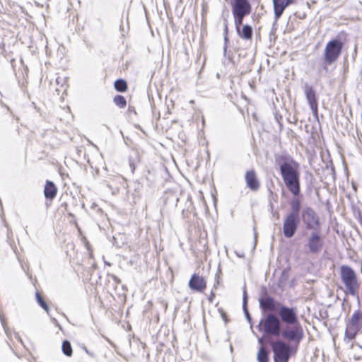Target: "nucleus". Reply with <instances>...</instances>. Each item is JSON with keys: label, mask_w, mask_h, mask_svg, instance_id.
I'll list each match as a JSON object with an SVG mask.
<instances>
[{"label": "nucleus", "mask_w": 362, "mask_h": 362, "mask_svg": "<svg viewBox=\"0 0 362 362\" xmlns=\"http://www.w3.org/2000/svg\"><path fill=\"white\" fill-rule=\"evenodd\" d=\"M269 352L261 346L257 353V361L258 362H269Z\"/></svg>", "instance_id": "20"}, {"label": "nucleus", "mask_w": 362, "mask_h": 362, "mask_svg": "<svg viewBox=\"0 0 362 362\" xmlns=\"http://www.w3.org/2000/svg\"><path fill=\"white\" fill-rule=\"evenodd\" d=\"M298 166V163L293 159L285 161L280 165L282 179L287 188L295 196L300 192Z\"/></svg>", "instance_id": "2"}, {"label": "nucleus", "mask_w": 362, "mask_h": 362, "mask_svg": "<svg viewBox=\"0 0 362 362\" xmlns=\"http://www.w3.org/2000/svg\"><path fill=\"white\" fill-rule=\"evenodd\" d=\"M258 342H259L260 344H263V339H262V338H261V339H259Z\"/></svg>", "instance_id": "31"}, {"label": "nucleus", "mask_w": 362, "mask_h": 362, "mask_svg": "<svg viewBox=\"0 0 362 362\" xmlns=\"http://www.w3.org/2000/svg\"><path fill=\"white\" fill-rule=\"evenodd\" d=\"M57 188L55 185L51 181H47L45 189L44 194L47 199H53L57 194Z\"/></svg>", "instance_id": "17"}, {"label": "nucleus", "mask_w": 362, "mask_h": 362, "mask_svg": "<svg viewBox=\"0 0 362 362\" xmlns=\"http://www.w3.org/2000/svg\"><path fill=\"white\" fill-rule=\"evenodd\" d=\"M299 223V216L288 214L283 225L284 236L288 238L293 237L298 227Z\"/></svg>", "instance_id": "10"}, {"label": "nucleus", "mask_w": 362, "mask_h": 362, "mask_svg": "<svg viewBox=\"0 0 362 362\" xmlns=\"http://www.w3.org/2000/svg\"><path fill=\"white\" fill-rule=\"evenodd\" d=\"M36 300L37 303L46 311L47 314H49V306L39 293H36Z\"/></svg>", "instance_id": "26"}, {"label": "nucleus", "mask_w": 362, "mask_h": 362, "mask_svg": "<svg viewBox=\"0 0 362 362\" xmlns=\"http://www.w3.org/2000/svg\"><path fill=\"white\" fill-rule=\"evenodd\" d=\"M224 33H225L224 40L226 42L228 40V37H227V34H228V23H227L226 20H225V22H224Z\"/></svg>", "instance_id": "28"}, {"label": "nucleus", "mask_w": 362, "mask_h": 362, "mask_svg": "<svg viewBox=\"0 0 362 362\" xmlns=\"http://www.w3.org/2000/svg\"><path fill=\"white\" fill-rule=\"evenodd\" d=\"M279 318L274 314L269 313L259 323V330L266 335L283 337V327Z\"/></svg>", "instance_id": "3"}, {"label": "nucleus", "mask_w": 362, "mask_h": 362, "mask_svg": "<svg viewBox=\"0 0 362 362\" xmlns=\"http://www.w3.org/2000/svg\"><path fill=\"white\" fill-rule=\"evenodd\" d=\"M114 103L117 106H118L120 108L124 107L127 105V101H126L125 98L124 96L119 95H116L114 98Z\"/></svg>", "instance_id": "24"}, {"label": "nucleus", "mask_w": 362, "mask_h": 362, "mask_svg": "<svg viewBox=\"0 0 362 362\" xmlns=\"http://www.w3.org/2000/svg\"><path fill=\"white\" fill-rule=\"evenodd\" d=\"M243 308L244 310V313L245 314L246 318L249 322H251V317L247 308V293L245 289L243 291Z\"/></svg>", "instance_id": "25"}, {"label": "nucleus", "mask_w": 362, "mask_h": 362, "mask_svg": "<svg viewBox=\"0 0 362 362\" xmlns=\"http://www.w3.org/2000/svg\"><path fill=\"white\" fill-rule=\"evenodd\" d=\"M278 315L280 321L286 324L283 327V338L298 346L303 339L304 332L298 321L296 308L281 305L278 309Z\"/></svg>", "instance_id": "1"}, {"label": "nucleus", "mask_w": 362, "mask_h": 362, "mask_svg": "<svg viewBox=\"0 0 362 362\" xmlns=\"http://www.w3.org/2000/svg\"><path fill=\"white\" fill-rule=\"evenodd\" d=\"M214 297V293L212 292L211 296L209 297V300L212 302L213 298Z\"/></svg>", "instance_id": "30"}, {"label": "nucleus", "mask_w": 362, "mask_h": 362, "mask_svg": "<svg viewBox=\"0 0 362 362\" xmlns=\"http://www.w3.org/2000/svg\"><path fill=\"white\" fill-rule=\"evenodd\" d=\"M301 216L307 229L317 230L320 228L319 217L313 209L310 207L305 208Z\"/></svg>", "instance_id": "9"}, {"label": "nucleus", "mask_w": 362, "mask_h": 362, "mask_svg": "<svg viewBox=\"0 0 362 362\" xmlns=\"http://www.w3.org/2000/svg\"><path fill=\"white\" fill-rule=\"evenodd\" d=\"M231 7L235 25H241L244 17L251 12L250 2L248 0H233Z\"/></svg>", "instance_id": "5"}, {"label": "nucleus", "mask_w": 362, "mask_h": 362, "mask_svg": "<svg viewBox=\"0 0 362 362\" xmlns=\"http://www.w3.org/2000/svg\"><path fill=\"white\" fill-rule=\"evenodd\" d=\"M131 165V168H132V171L134 170V166L133 165Z\"/></svg>", "instance_id": "32"}, {"label": "nucleus", "mask_w": 362, "mask_h": 362, "mask_svg": "<svg viewBox=\"0 0 362 362\" xmlns=\"http://www.w3.org/2000/svg\"><path fill=\"white\" fill-rule=\"evenodd\" d=\"M239 36L245 40H250L252 37V29L251 26L245 25L240 29V25H235Z\"/></svg>", "instance_id": "18"}, {"label": "nucleus", "mask_w": 362, "mask_h": 362, "mask_svg": "<svg viewBox=\"0 0 362 362\" xmlns=\"http://www.w3.org/2000/svg\"><path fill=\"white\" fill-rule=\"evenodd\" d=\"M14 337H15V338H16L18 341H21V342L22 341V340H21V337H20V336H19V334H18V333L14 332Z\"/></svg>", "instance_id": "29"}, {"label": "nucleus", "mask_w": 362, "mask_h": 362, "mask_svg": "<svg viewBox=\"0 0 362 362\" xmlns=\"http://www.w3.org/2000/svg\"><path fill=\"white\" fill-rule=\"evenodd\" d=\"M0 321L3 326L4 330L7 336V337L10 339L12 338V332L11 329L7 326L6 322L4 316L0 314Z\"/></svg>", "instance_id": "23"}, {"label": "nucleus", "mask_w": 362, "mask_h": 362, "mask_svg": "<svg viewBox=\"0 0 362 362\" xmlns=\"http://www.w3.org/2000/svg\"><path fill=\"white\" fill-rule=\"evenodd\" d=\"M291 211L288 213L291 215L299 216V211L300 209V202L298 198L293 199L291 202Z\"/></svg>", "instance_id": "19"}, {"label": "nucleus", "mask_w": 362, "mask_h": 362, "mask_svg": "<svg viewBox=\"0 0 362 362\" xmlns=\"http://www.w3.org/2000/svg\"><path fill=\"white\" fill-rule=\"evenodd\" d=\"M274 362H288L292 351L291 346L285 341H275L272 343Z\"/></svg>", "instance_id": "7"}, {"label": "nucleus", "mask_w": 362, "mask_h": 362, "mask_svg": "<svg viewBox=\"0 0 362 362\" xmlns=\"http://www.w3.org/2000/svg\"><path fill=\"white\" fill-rule=\"evenodd\" d=\"M62 351L63 353L67 356H71L72 355V348L71 344L69 341L64 340L62 343Z\"/></svg>", "instance_id": "22"}, {"label": "nucleus", "mask_w": 362, "mask_h": 362, "mask_svg": "<svg viewBox=\"0 0 362 362\" xmlns=\"http://www.w3.org/2000/svg\"><path fill=\"white\" fill-rule=\"evenodd\" d=\"M362 328V313L360 310L355 311L346 324L345 339L349 341L354 339L359 330Z\"/></svg>", "instance_id": "8"}, {"label": "nucleus", "mask_w": 362, "mask_h": 362, "mask_svg": "<svg viewBox=\"0 0 362 362\" xmlns=\"http://www.w3.org/2000/svg\"><path fill=\"white\" fill-rule=\"evenodd\" d=\"M305 94L313 113L317 115L318 105L315 90L312 86L306 85L305 86Z\"/></svg>", "instance_id": "13"}, {"label": "nucleus", "mask_w": 362, "mask_h": 362, "mask_svg": "<svg viewBox=\"0 0 362 362\" xmlns=\"http://www.w3.org/2000/svg\"><path fill=\"white\" fill-rule=\"evenodd\" d=\"M247 186L252 190L256 191L259 188V182L254 170L247 171L245 175Z\"/></svg>", "instance_id": "15"}, {"label": "nucleus", "mask_w": 362, "mask_h": 362, "mask_svg": "<svg viewBox=\"0 0 362 362\" xmlns=\"http://www.w3.org/2000/svg\"><path fill=\"white\" fill-rule=\"evenodd\" d=\"M275 19L278 20L285 8L291 4V0H273Z\"/></svg>", "instance_id": "14"}, {"label": "nucleus", "mask_w": 362, "mask_h": 362, "mask_svg": "<svg viewBox=\"0 0 362 362\" xmlns=\"http://www.w3.org/2000/svg\"><path fill=\"white\" fill-rule=\"evenodd\" d=\"M341 277L346 288V293L352 296L358 295V284L354 271L348 266H341Z\"/></svg>", "instance_id": "4"}, {"label": "nucleus", "mask_w": 362, "mask_h": 362, "mask_svg": "<svg viewBox=\"0 0 362 362\" xmlns=\"http://www.w3.org/2000/svg\"><path fill=\"white\" fill-rule=\"evenodd\" d=\"M115 88L119 92H124L127 88V84L123 79H117L115 82Z\"/></svg>", "instance_id": "21"}, {"label": "nucleus", "mask_w": 362, "mask_h": 362, "mask_svg": "<svg viewBox=\"0 0 362 362\" xmlns=\"http://www.w3.org/2000/svg\"><path fill=\"white\" fill-rule=\"evenodd\" d=\"M188 286L192 291L203 292L206 287V281L203 276L194 274L188 283Z\"/></svg>", "instance_id": "12"}, {"label": "nucleus", "mask_w": 362, "mask_h": 362, "mask_svg": "<svg viewBox=\"0 0 362 362\" xmlns=\"http://www.w3.org/2000/svg\"><path fill=\"white\" fill-rule=\"evenodd\" d=\"M343 48V43L338 39L329 41L324 49L323 58L327 64H333L339 58Z\"/></svg>", "instance_id": "6"}, {"label": "nucleus", "mask_w": 362, "mask_h": 362, "mask_svg": "<svg viewBox=\"0 0 362 362\" xmlns=\"http://www.w3.org/2000/svg\"><path fill=\"white\" fill-rule=\"evenodd\" d=\"M324 245L323 240L317 232H313L308 238L307 247L312 254L321 252Z\"/></svg>", "instance_id": "11"}, {"label": "nucleus", "mask_w": 362, "mask_h": 362, "mask_svg": "<svg viewBox=\"0 0 362 362\" xmlns=\"http://www.w3.org/2000/svg\"><path fill=\"white\" fill-rule=\"evenodd\" d=\"M259 305L263 310L274 311L276 308L275 300L269 296L260 298Z\"/></svg>", "instance_id": "16"}, {"label": "nucleus", "mask_w": 362, "mask_h": 362, "mask_svg": "<svg viewBox=\"0 0 362 362\" xmlns=\"http://www.w3.org/2000/svg\"><path fill=\"white\" fill-rule=\"evenodd\" d=\"M224 52H226V46L224 47Z\"/></svg>", "instance_id": "33"}, {"label": "nucleus", "mask_w": 362, "mask_h": 362, "mask_svg": "<svg viewBox=\"0 0 362 362\" xmlns=\"http://www.w3.org/2000/svg\"><path fill=\"white\" fill-rule=\"evenodd\" d=\"M332 64H327L325 62V59H323L322 64L321 65L320 69H319V74L321 76H326V74L329 72L328 66L331 65Z\"/></svg>", "instance_id": "27"}]
</instances>
